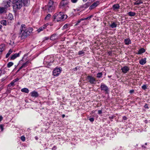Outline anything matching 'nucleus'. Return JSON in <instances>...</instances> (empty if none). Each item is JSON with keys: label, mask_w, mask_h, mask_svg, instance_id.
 I'll list each match as a JSON object with an SVG mask.
<instances>
[{"label": "nucleus", "mask_w": 150, "mask_h": 150, "mask_svg": "<svg viewBox=\"0 0 150 150\" xmlns=\"http://www.w3.org/2000/svg\"><path fill=\"white\" fill-rule=\"evenodd\" d=\"M99 4V1H96L90 6L89 9L91 10L94 8L96 7Z\"/></svg>", "instance_id": "9"}, {"label": "nucleus", "mask_w": 150, "mask_h": 150, "mask_svg": "<svg viewBox=\"0 0 150 150\" xmlns=\"http://www.w3.org/2000/svg\"><path fill=\"white\" fill-rule=\"evenodd\" d=\"M124 42L125 44L127 45H128L131 42L129 38L125 39Z\"/></svg>", "instance_id": "18"}, {"label": "nucleus", "mask_w": 150, "mask_h": 150, "mask_svg": "<svg viewBox=\"0 0 150 150\" xmlns=\"http://www.w3.org/2000/svg\"><path fill=\"white\" fill-rule=\"evenodd\" d=\"M48 25V24L47 23L46 24L43 25L40 28L37 30V31L38 33H40L41 31L45 29L47 27V26Z\"/></svg>", "instance_id": "12"}, {"label": "nucleus", "mask_w": 150, "mask_h": 150, "mask_svg": "<svg viewBox=\"0 0 150 150\" xmlns=\"http://www.w3.org/2000/svg\"><path fill=\"white\" fill-rule=\"evenodd\" d=\"M12 3L14 9H20L22 7L23 3L21 0H13Z\"/></svg>", "instance_id": "4"}, {"label": "nucleus", "mask_w": 150, "mask_h": 150, "mask_svg": "<svg viewBox=\"0 0 150 150\" xmlns=\"http://www.w3.org/2000/svg\"><path fill=\"white\" fill-rule=\"evenodd\" d=\"M1 89H0V91H1Z\"/></svg>", "instance_id": "61"}, {"label": "nucleus", "mask_w": 150, "mask_h": 150, "mask_svg": "<svg viewBox=\"0 0 150 150\" xmlns=\"http://www.w3.org/2000/svg\"><path fill=\"white\" fill-rule=\"evenodd\" d=\"M21 91L22 92H25L26 93H28L29 92V90L27 88H22Z\"/></svg>", "instance_id": "25"}, {"label": "nucleus", "mask_w": 150, "mask_h": 150, "mask_svg": "<svg viewBox=\"0 0 150 150\" xmlns=\"http://www.w3.org/2000/svg\"><path fill=\"white\" fill-rule=\"evenodd\" d=\"M145 145H147V143H145Z\"/></svg>", "instance_id": "59"}, {"label": "nucleus", "mask_w": 150, "mask_h": 150, "mask_svg": "<svg viewBox=\"0 0 150 150\" xmlns=\"http://www.w3.org/2000/svg\"><path fill=\"white\" fill-rule=\"evenodd\" d=\"M142 89H144V90H145L146 88L147 87L146 85H143L142 86Z\"/></svg>", "instance_id": "40"}, {"label": "nucleus", "mask_w": 150, "mask_h": 150, "mask_svg": "<svg viewBox=\"0 0 150 150\" xmlns=\"http://www.w3.org/2000/svg\"><path fill=\"white\" fill-rule=\"evenodd\" d=\"M144 107L146 108H149V107L148 106V105L147 104H146L145 105H144Z\"/></svg>", "instance_id": "47"}, {"label": "nucleus", "mask_w": 150, "mask_h": 150, "mask_svg": "<svg viewBox=\"0 0 150 150\" xmlns=\"http://www.w3.org/2000/svg\"><path fill=\"white\" fill-rule=\"evenodd\" d=\"M13 52V50L11 49H10L8 51V53L6 54V58H7L10 54L12 53Z\"/></svg>", "instance_id": "29"}, {"label": "nucleus", "mask_w": 150, "mask_h": 150, "mask_svg": "<svg viewBox=\"0 0 150 150\" xmlns=\"http://www.w3.org/2000/svg\"><path fill=\"white\" fill-rule=\"evenodd\" d=\"M100 88L101 91L105 93H108L109 91V89L108 87L105 84L101 83L100 84Z\"/></svg>", "instance_id": "7"}, {"label": "nucleus", "mask_w": 150, "mask_h": 150, "mask_svg": "<svg viewBox=\"0 0 150 150\" xmlns=\"http://www.w3.org/2000/svg\"><path fill=\"white\" fill-rule=\"evenodd\" d=\"M123 119L124 120H127V117L125 116H123Z\"/></svg>", "instance_id": "48"}, {"label": "nucleus", "mask_w": 150, "mask_h": 150, "mask_svg": "<svg viewBox=\"0 0 150 150\" xmlns=\"http://www.w3.org/2000/svg\"><path fill=\"white\" fill-rule=\"evenodd\" d=\"M68 0H62L60 3L59 6V8H61L65 9L68 7Z\"/></svg>", "instance_id": "5"}, {"label": "nucleus", "mask_w": 150, "mask_h": 150, "mask_svg": "<svg viewBox=\"0 0 150 150\" xmlns=\"http://www.w3.org/2000/svg\"><path fill=\"white\" fill-rule=\"evenodd\" d=\"M8 19L10 20H12L13 19V16L11 13H9L7 17Z\"/></svg>", "instance_id": "26"}, {"label": "nucleus", "mask_w": 150, "mask_h": 150, "mask_svg": "<svg viewBox=\"0 0 150 150\" xmlns=\"http://www.w3.org/2000/svg\"><path fill=\"white\" fill-rule=\"evenodd\" d=\"M87 80L91 84H95L96 83V79L92 76H88L87 77Z\"/></svg>", "instance_id": "6"}, {"label": "nucleus", "mask_w": 150, "mask_h": 150, "mask_svg": "<svg viewBox=\"0 0 150 150\" xmlns=\"http://www.w3.org/2000/svg\"><path fill=\"white\" fill-rule=\"evenodd\" d=\"M81 19H80V20H79L78 22H77V23L76 24H78L79 23H80V22H81Z\"/></svg>", "instance_id": "51"}, {"label": "nucleus", "mask_w": 150, "mask_h": 150, "mask_svg": "<svg viewBox=\"0 0 150 150\" xmlns=\"http://www.w3.org/2000/svg\"><path fill=\"white\" fill-rule=\"evenodd\" d=\"M90 121L91 122H93L94 121V119L93 118H91L89 119Z\"/></svg>", "instance_id": "42"}, {"label": "nucleus", "mask_w": 150, "mask_h": 150, "mask_svg": "<svg viewBox=\"0 0 150 150\" xmlns=\"http://www.w3.org/2000/svg\"><path fill=\"white\" fill-rule=\"evenodd\" d=\"M103 74L102 72H99L97 74L96 77L98 78H100L101 77Z\"/></svg>", "instance_id": "32"}, {"label": "nucleus", "mask_w": 150, "mask_h": 150, "mask_svg": "<svg viewBox=\"0 0 150 150\" xmlns=\"http://www.w3.org/2000/svg\"><path fill=\"white\" fill-rule=\"evenodd\" d=\"M62 118H64L65 117V115L64 114H63L62 115Z\"/></svg>", "instance_id": "55"}, {"label": "nucleus", "mask_w": 150, "mask_h": 150, "mask_svg": "<svg viewBox=\"0 0 150 150\" xmlns=\"http://www.w3.org/2000/svg\"><path fill=\"white\" fill-rule=\"evenodd\" d=\"M20 30L21 33L19 34V38H20L21 40L23 39L27 38L30 35L33 30V28H26V26L24 24L21 25Z\"/></svg>", "instance_id": "1"}, {"label": "nucleus", "mask_w": 150, "mask_h": 150, "mask_svg": "<svg viewBox=\"0 0 150 150\" xmlns=\"http://www.w3.org/2000/svg\"><path fill=\"white\" fill-rule=\"evenodd\" d=\"M143 2L140 0H137L136 2L134 3V4L135 5H138L140 4H142Z\"/></svg>", "instance_id": "23"}, {"label": "nucleus", "mask_w": 150, "mask_h": 150, "mask_svg": "<svg viewBox=\"0 0 150 150\" xmlns=\"http://www.w3.org/2000/svg\"><path fill=\"white\" fill-rule=\"evenodd\" d=\"M51 15L50 14H47V16L45 17V20H48L51 17Z\"/></svg>", "instance_id": "33"}, {"label": "nucleus", "mask_w": 150, "mask_h": 150, "mask_svg": "<svg viewBox=\"0 0 150 150\" xmlns=\"http://www.w3.org/2000/svg\"><path fill=\"white\" fill-rule=\"evenodd\" d=\"M7 8L4 6V7H0V13H2L4 12H6V9Z\"/></svg>", "instance_id": "16"}, {"label": "nucleus", "mask_w": 150, "mask_h": 150, "mask_svg": "<svg viewBox=\"0 0 150 150\" xmlns=\"http://www.w3.org/2000/svg\"><path fill=\"white\" fill-rule=\"evenodd\" d=\"M77 68H76H76H75V69L76 70H77Z\"/></svg>", "instance_id": "60"}, {"label": "nucleus", "mask_w": 150, "mask_h": 150, "mask_svg": "<svg viewBox=\"0 0 150 150\" xmlns=\"http://www.w3.org/2000/svg\"><path fill=\"white\" fill-rule=\"evenodd\" d=\"M2 27V25H0V29H1Z\"/></svg>", "instance_id": "58"}, {"label": "nucleus", "mask_w": 150, "mask_h": 150, "mask_svg": "<svg viewBox=\"0 0 150 150\" xmlns=\"http://www.w3.org/2000/svg\"><path fill=\"white\" fill-rule=\"evenodd\" d=\"M83 1L84 2H86L87 1V0H83Z\"/></svg>", "instance_id": "57"}, {"label": "nucleus", "mask_w": 150, "mask_h": 150, "mask_svg": "<svg viewBox=\"0 0 150 150\" xmlns=\"http://www.w3.org/2000/svg\"><path fill=\"white\" fill-rule=\"evenodd\" d=\"M93 17V15H91L89 16H88V17H87L86 18V20H87V19H90L91 18H92V17Z\"/></svg>", "instance_id": "41"}, {"label": "nucleus", "mask_w": 150, "mask_h": 150, "mask_svg": "<svg viewBox=\"0 0 150 150\" xmlns=\"http://www.w3.org/2000/svg\"><path fill=\"white\" fill-rule=\"evenodd\" d=\"M29 62L28 61H26L25 63H23L21 67V68H25L28 66Z\"/></svg>", "instance_id": "22"}, {"label": "nucleus", "mask_w": 150, "mask_h": 150, "mask_svg": "<svg viewBox=\"0 0 150 150\" xmlns=\"http://www.w3.org/2000/svg\"><path fill=\"white\" fill-rule=\"evenodd\" d=\"M61 70L59 68H56L53 70V74L54 76H57L60 73Z\"/></svg>", "instance_id": "8"}, {"label": "nucleus", "mask_w": 150, "mask_h": 150, "mask_svg": "<svg viewBox=\"0 0 150 150\" xmlns=\"http://www.w3.org/2000/svg\"><path fill=\"white\" fill-rule=\"evenodd\" d=\"M110 27L112 28H116L117 26V24L115 22H113L110 25Z\"/></svg>", "instance_id": "31"}, {"label": "nucleus", "mask_w": 150, "mask_h": 150, "mask_svg": "<svg viewBox=\"0 0 150 150\" xmlns=\"http://www.w3.org/2000/svg\"><path fill=\"white\" fill-rule=\"evenodd\" d=\"M128 15L130 16H134L136 15L135 13L132 11L129 12L128 13Z\"/></svg>", "instance_id": "28"}, {"label": "nucleus", "mask_w": 150, "mask_h": 150, "mask_svg": "<svg viewBox=\"0 0 150 150\" xmlns=\"http://www.w3.org/2000/svg\"><path fill=\"white\" fill-rule=\"evenodd\" d=\"M21 53V51H19L18 53H16L12 55L11 57V60H14L16 57H19Z\"/></svg>", "instance_id": "11"}, {"label": "nucleus", "mask_w": 150, "mask_h": 150, "mask_svg": "<svg viewBox=\"0 0 150 150\" xmlns=\"http://www.w3.org/2000/svg\"><path fill=\"white\" fill-rule=\"evenodd\" d=\"M78 1V0H71V2L73 3H76Z\"/></svg>", "instance_id": "43"}, {"label": "nucleus", "mask_w": 150, "mask_h": 150, "mask_svg": "<svg viewBox=\"0 0 150 150\" xmlns=\"http://www.w3.org/2000/svg\"><path fill=\"white\" fill-rule=\"evenodd\" d=\"M22 68H21V67L19 68V69L17 71V72H16V73H17L21 69H22Z\"/></svg>", "instance_id": "53"}, {"label": "nucleus", "mask_w": 150, "mask_h": 150, "mask_svg": "<svg viewBox=\"0 0 150 150\" xmlns=\"http://www.w3.org/2000/svg\"><path fill=\"white\" fill-rule=\"evenodd\" d=\"M102 113V111L101 110H99L98 111V113L99 114H101Z\"/></svg>", "instance_id": "45"}, {"label": "nucleus", "mask_w": 150, "mask_h": 150, "mask_svg": "<svg viewBox=\"0 0 150 150\" xmlns=\"http://www.w3.org/2000/svg\"><path fill=\"white\" fill-rule=\"evenodd\" d=\"M84 53V51L82 50L79 51L78 54L80 55H83Z\"/></svg>", "instance_id": "35"}, {"label": "nucleus", "mask_w": 150, "mask_h": 150, "mask_svg": "<svg viewBox=\"0 0 150 150\" xmlns=\"http://www.w3.org/2000/svg\"><path fill=\"white\" fill-rule=\"evenodd\" d=\"M21 78H17L16 79H14L13 81L15 83V82H16L18 81Z\"/></svg>", "instance_id": "39"}, {"label": "nucleus", "mask_w": 150, "mask_h": 150, "mask_svg": "<svg viewBox=\"0 0 150 150\" xmlns=\"http://www.w3.org/2000/svg\"><path fill=\"white\" fill-rule=\"evenodd\" d=\"M30 94H31V96L33 97H37L39 96L38 93L35 91H34L31 92Z\"/></svg>", "instance_id": "13"}, {"label": "nucleus", "mask_w": 150, "mask_h": 150, "mask_svg": "<svg viewBox=\"0 0 150 150\" xmlns=\"http://www.w3.org/2000/svg\"><path fill=\"white\" fill-rule=\"evenodd\" d=\"M90 5V2H87L83 5L81 6V8H87Z\"/></svg>", "instance_id": "15"}, {"label": "nucleus", "mask_w": 150, "mask_h": 150, "mask_svg": "<svg viewBox=\"0 0 150 150\" xmlns=\"http://www.w3.org/2000/svg\"><path fill=\"white\" fill-rule=\"evenodd\" d=\"M11 0H8L6 2V4L5 6L6 7V8H8V7L10 6V5L11 4Z\"/></svg>", "instance_id": "24"}, {"label": "nucleus", "mask_w": 150, "mask_h": 150, "mask_svg": "<svg viewBox=\"0 0 150 150\" xmlns=\"http://www.w3.org/2000/svg\"><path fill=\"white\" fill-rule=\"evenodd\" d=\"M57 5V3L56 2L50 0L46 6V9L49 12H52L54 11Z\"/></svg>", "instance_id": "2"}, {"label": "nucleus", "mask_w": 150, "mask_h": 150, "mask_svg": "<svg viewBox=\"0 0 150 150\" xmlns=\"http://www.w3.org/2000/svg\"><path fill=\"white\" fill-rule=\"evenodd\" d=\"M57 39V36L56 34H54L52 35L50 38V39L51 40H54Z\"/></svg>", "instance_id": "21"}, {"label": "nucleus", "mask_w": 150, "mask_h": 150, "mask_svg": "<svg viewBox=\"0 0 150 150\" xmlns=\"http://www.w3.org/2000/svg\"><path fill=\"white\" fill-rule=\"evenodd\" d=\"M15 82L13 81L9 84V86H13Z\"/></svg>", "instance_id": "36"}, {"label": "nucleus", "mask_w": 150, "mask_h": 150, "mask_svg": "<svg viewBox=\"0 0 150 150\" xmlns=\"http://www.w3.org/2000/svg\"><path fill=\"white\" fill-rule=\"evenodd\" d=\"M56 147L55 146H54L52 149V150H55L56 149Z\"/></svg>", "instance_id": "50"}, {"label": "nucleus", "mask_w": 150, "mask_h": 150, "mask_svg": "<svg viewBox=\"0 0 150 150\" xmlns=\"http://www.w3.org/2000/svg\"><path fill=\"white\" fill-rule=\"evenodd\" d=\"M1 23L4 25H7V21L5 20H3L1 21Z\"/></svg>", "instance_id": "30"}, {"label": "nucleus", "mask_w": 150, "mask_h": 150, "mask_svg": "<svg viewBox=\"0 0 150 150\" xmlns=\"http://www.w3.org/2000/svg\"><path fill=\"white\" fill-rule=\"evenodd\" d=\"M13 64V62H9L7 65V66L9 68L10 67H11Z\"/></svg>", "instance_id": "34"}, {"label": "nucleus", "mask_w": 150, "mask_h": 150, "mask_svg": "<svg viewBox=\"0 0 150 150\" xmlns=\"http://www.w3.org/2000/svg\"><path fill=\"white\" fill-rule=\"evenodd\" d=\"M120 6L119 4H115L113 5L112 8L114 10L119 9L120 8Z\"/></svg>", "instance_id": "17"}, {"label": "nucleus", "mask_w": 150, "mask_h": 150, "mask_svg": "<svg viewBox=\"0 0 150 150\" xmlns=\"http://www.w3.org/2000/svg\"><path fill=\"white\" fill-rule=\"evenodd\" d=\"M23 3V4L24 6H27L30 2V0H21Z\"/></svg>", "instance_id": "20"}, {"label": "nucleus", "mask_w": 150, "mask_h": 150, "mask_svg": "<svg viewBox=\"0 0 150 150\" xmlns=\"http://www.w3.org/2000/svg\"><path fill=\"white\" fill-rule=\"evenodd\" d=\"M81 21L86 20L85 18H81Z\"/></svg>", "instance_id": "54"}, {"label": "nucleus", "mask_w": 150, "mask_h": 150, "mask_svg": "<svg viewBox=\"0 0 150 150\" xmlns=\"http://www.w3.org/2000/svg\"><path fill=\"white\" fill-rule=\"evenodd\" d=\"M3 117L1 116L0 115V122L3 120Z\"/></svg>", "instance_id": "49"}, {"label": "nucleus", "mask_w": 150, "mask_h": 150, "mask_svg": "<svg viewBox=\"0 0 150 150\" xmlns=\"http://www.w3.org/2000/svg\"><path fill=\"white\" fill-rule=\"evenodd\" d=\"M21 139L22 141L24 142L25 140V137L24 136H22L21 137Z\"/></svg>", "instance_id": "37"}, {"label": "nucleus", "mask_w": 150, "mask_h": 150, "mask_svg": "<svg viewBox=\"0 0 150 150\" xmlns=\"http://www.w3.org/2000/svg\"><path fill=\"white\" fill-rule=\"evenodd\" d=\"M146 58L141 59L139 61V63L142 65L146 63Z\"/></svg>", "instance_id": "14"}, {"label": "nucleus", "mask_w": 150, "mask_h": 150, "mask_svg": "<svg viewBox=\"0 0 150 150\" xmlns=\"http://www.w3.org/2000/svg\"><path fill=\"white\" fill-rule=\"evenodd\" d=\"M49 38L48 37H46L45 38V40H48L49 39Z\"/></svg>", "instance_id": "52"}, {"label": "nucleus", "mask_w": 150, "mask_h": 150, "mask_svg": "<svg viewBox=\"0 0 150 150\" xmlns=\"http://www.w3.org/2000/svg\"><path fill=\"white\" fill-rule=\"evenodd\" d=\"M35 139H36V140H38V138L37 137H35Z\"/></svg>", "instance_id": "56"}, {"label": "nucleus", "mask_w": 150, "mask_h": 150, "mask_svg": "<svg viewBox=\"0 0 150 150\" xmlns=\"http://www.w3.org/2000/svg\"><path fill=\"white\" fill-rule=\"evenodd\" d=\"M5 48V46L4 45L2 44L0 45V52H1L3 51Z\"/></svg>", "instance_id": "27"}, {"label": "nucleus", "mask_w": 150, "mask_h": 150, "mask_svg": "<svg viewBox=\"0 0 150 150\" xmlns=\"http://www.w3.org/2000/svg\"><path fill=\"white\" fill-rule=\"evenodd\" d=\"M134 90H131L129 91V93H132L134 92Z\"/></svg>", "instance_id": "46"}, {"label": "nucleus", "mask_w": 150, "mask_h": 150, "mask_svg": "<svg viewBox=\"0 0 150 150\" xmlns=\"http://www.w3.org/2000/svg\"><path fill=\"white\" fill-rule=\"evenodd\" d=\"M145 52V50L144 48H141L139 50L137 54H141Z\"/></svg>", "instance_id": "19"}, {"label": "nucleus", "mask_w": 150, "mask_h": 150, "mask_svg": "<svg viewBox=\"0 0 150 150\" xmlns=\"http://www.w3.org/2000/svg\"><path fill=\"white\" fill-rule=\"evenodd\" d=\"M121 69L123 73L125 74L129 70V68L128 66H125L122 67Z\"/></svg>", "instance_id": "10"}, {"label": "nucleus", "mask_w": 150, "mask_h": 150, "mask_svg": "<svg viewBox=\"0 0 150 150\" xmlns=\"http://www.w3.org/2000/svg\"><path fill=\"white\" fill-rule=\"evenodd\" d=\"M0 128L1 129V131H2L4 129V125H0Z\"/></svg>", "instance_id": "38"}, {"label": "nucleus", "mask_w": 150, "mask_h": 150, "mask_svg": "<svg viewBox=\"0 0 150 150\" xmlns=\"http://www.w3.org/2000/svg\"><path fill=\"white\" fill-rule=\"evenodd\" d=\"M68 25L67 24H65L63 26V28L64 29L67 28H68Z\"/></svg>", "instance_id": "44"}, {"label": "nucleus", "mask_w": 150, "mask_h": 150, "mask_svg": "<svg viewBox=\"0 0 150 150\" xmlns=\"http://www.w3.org/2000/svg\"><path fill=\"white\" fill-rule=\"evenodd\" d=\"M53 17L54 20L58 22L62 20H64L66 19L67 16L66 15H64L62 12H60L55 14Z\"/></svg>", "instance_id": "3"}]
</instances>
